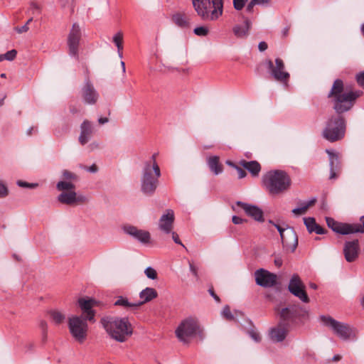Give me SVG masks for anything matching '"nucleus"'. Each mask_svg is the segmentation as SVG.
<instances>
[{
  "label": "nucleus",
  "mask_w": 364,
  "mask_h": 364,
  "mask_svg": "<svg viewBox=\"0 0 364 364\" xmlns=\"http://www.w3.org/2000/svg\"><path fill=\"white\" fill-rule=\"evenodd\" d=\"M326 152L329 156L330 176L329 179H336L339 176L342 170V165L337 153L331 150L326 149Z\"/></svg>",
  "instance_id": "a211bd4d"
},
{
  "label": "nucleus",
  "mask_w": 364,
  "mask_h": 364,
  "mask_svg": "<svg viewBox=\"0 0 364 364\" xmlns=\"http://www.w3.org/2000/svg\"><path fill=\"white\" fill-rule=\"evenodd\" d=\"M17 185L20 187L23 188H34L37 186L36 183H28L27 182L23 181H18Z\"/></svg>",
  "instance_id": "de8ad7c7"
},
{
  "label": "nucleus",
  "mask_w": 364,
  "mask_h": 364,
  "mask_svg": "<svg viewBox=\"0 0 364 364\" xmlns=\"http://www.w3.org/2000/svg\"><path fill=\"white\" fill-rule=\"evenodd\" d=\"M235 169L237 171L239 178H243L247 176L246 171L240 166L235 167Z\"/></svg>",
  "instance_id": "8fccbe9b"
},
{
  "label": "nucleus",
  "mask_w": 364,
  "mask_h": 364,
  "mask_svg": "<svg viewBox=\"0 0 364 364\" xmlns=\"http://www.w3.org/2000/svg\"><path fill=\"white\" fill-rule=\"evenodd\" d=\"M309 206H300L299 208H296L292 210V213L295 215H304L309 210Z\"/></svg>",
  "instance_id": "a19ab883"
},
{
  "label": "nucleus",
  "mask_w": 364,
  "mask_h": 364,
  "mask_svg": "<svg viewBox=\"0 0 364 364\" xmlns=\"http://www.w3.org/2000/svg\"><path fill=\"white\" fill-rule=\"evenodd\" d=\"M239 164L247 169L253 177L258 176L261 171V165L257 161H247L242 159L239 161Z\"/></svg>",
  "instance_id": "393cba45"
},
{
  "label": "nucleus",
  "mask_w": 364,
  "mask_h": 364,
  "mask_svg": "<svg viewBox=\"0 0 364 364\" xmlns=\"http://www.w3.org/2000/svg\"><path fill=\"white\" fill-rule=\"evenodd\" d=\"M320 320L342 340L355 339L357 337L356 329L348 323L338 321L329 316H321Z\"/></svg>",
  "instance_id": "39448f33"
},
{
  "label": "nucleus",
  "mask_w": 364,
  "mask_h": 364,
  "mask_svg": "<svg viewBox=\"0 0 364 364\" xmlns=\"http://www.w3.org/2000/svg\"><path fill=\"white\" fill-rule=\"evenodd\" d=\"M199 331L197 320L193 318H188L182 321L176 329V335L181 342L187 343Z\"/></svg>",
  "instance_id": "1a4fd4ad"
},
{
  "label": "nucleus",
  "mask_w": 364,
  "mask_h": 364,
  "mask_svg": "<svg viewBox=\"0 0 364 364\" xmlns=\"http://www.w3.org/2000/svg\"><path fill=\"white\" fill-rule=\"evenodd\" d=\"M341 359V356L340 355H335L333 357V361H338Z\"/></svg>",
  "instance_id": "338daca9"
},
{
  "label": "nucleus",
  "mask_w": 364,
  "mask_h": 364,
  "mask_svg": "<svg viewBox=\"0 0 364 364\" xmlns=\"http://www.w3.org/2000/svg\"><path fill=\"white\" fill-rule=\"evenodd\" d=\"M281 318L285 321L292 318V311L289 308L282 309L279 313Z\"/></svg>",
  "instance_id": "e433bc0d"
},
{
  "label": "nucleus",
  "mask_w": 364,
  "mask_h": 364,
  "mask_svg": "<svg viewBox=\"0 0 364 364\" xmlns=\"http://www.w3.org/2000/svg\"><path fill=\"white\" fill-rule=\"evenodd\" d=\"M222 316L228 321L235 320L233 314L230 311V306L226 305L223 307L222 311Z\"/></svg>",
  "instance_id": "4c0bfd02"
},
{
  "label": "nucleus",
  "mask_w": 364,
  "mask_h": 364,
  "mask_svg": "<svg viewBox=\"0 0 364 364\" xmlns=\"http://www.w3.org/2000/svg\"><path fill=\"white\" fill-rule=\"evenodd\" d=\"M113 42L116 45L117 50H122L123 34L121 31H119L113 36Z\"/></svg>",
  "instance_id": "72a5a7b5"
},
{
  "label": "nucleus",
  "mask_w": 364,
  "mask_h": 364,
  "mask_svg": "<svg viewBox=\"0 0 364 364\" xmlns=\"http://www.w3.org/2000/svg\"><path fill=\"white\" fill-rule=\"evenodd\" d=\"M82 95L84 101L87 104L90 105L95 104L99 97L97 92L89 80L85 82V84L82 87Z\"/></svg>",
  "instance_id": "412c9836"
},
{
  "label": "nucleus",
  "mask_w": 364,
  "mask_h": 364,
  "mask_svg": "<svg viewBox=\"0 0 364 364\" xmlns=\"http://www.w3.org/2000/svg\"><path fill=\"white\" fill-rule=\"evenodd\" d=\"M87 319L82 316H72L68 318V328L73 338L80 343L87 338L88 333Z\"/></svg>",
  "instance_id": "0eeeda50"
},
{
  "label": "nucleus",
  "mask_w": 364,
  "mask_h": 364,
  "mask_svg": "<svg viewBox=\"0 0 364 364\" xmlns=\"http://www.w3.org/2000/svg\"><path fill=\"white\" fill-rule=\"evenodd\" d=\"M16 54L17 52L14 49L9 50L6 53L0 55V61L4 60H13L16 58Z\"/></svg>",
  "instance_id": "c9c22d12"
},
{
  "label": "nucleus",
  "mask_w": 364,
  "mask_h": 364,
  "mask_svg": "<svg viewBox=\"0 0 364 364\" xmlns=\"http://www.w3.org/2000/svg\"><path fill=\"white\" fill-rule=\"evenodd\" d=\"M58 201L61 203L68 205L73 203H87V198L82 195L77 194L75 191H64L61 193L58 197Z\"/></svg>",
  "instance_id": "6ab92c4d"
},
{
  "label": "nucleus",
  "mask_w": 364,
  "mask_h": 364,
  "mask_svg": "<svg viewBox=\"0 0 364 364\" xmlns=\"http://www.w3.org/2000/svg\"><path fill=\"white\" fill-rule=\"evenodd\" d=\"M192 3L203 21H217L223 14V0H192Z\"/></svg>",
  "instance_id": "20e7f679"
},
{
  "label": "nucleus",
  "mask_w": 364,
  "mask_h": 364,
  "mask_svg": "<svg viewBox=\"0 0 364 364\" xmlns=\"http://www.w3.org/2000/svg\"><path fill=\"white\" fill-rule=\"evenodd\" d=\"M160 176L159 166H156V169L143 167L141 178V192L146 196H152L158 187Z\"/></svg>",
  "instance_id": "423d86ee"
},
{
  "label": "nucleus",
  "mask_w": 364,
  "mask_h": 364,
  "mask_svg": "<svg viewBox=\"0 0 364 364\" xmlns=\"http://www.w3.org/2000/svg\"><path fill=\"white\" fill-rule=\"evenodd\" d=\"M50 318L53 323L59 325L64 322L65 320V315L61 311L58 310H52L49 312Z\"/></svg>",
  "instance_id": "2f4dec72"
},
{
  "label": "nucleus",
  "mask_w": 364,
  "mask_h": 364,
  "mask_svg": "<svg viewBox=\"0 0 364 364\" xmlns=\"http://www.w3.org/2000/svg\"><path fill=\"white\" fill-rule=\"evenodd\" d=\"M288 289L294 296L304 303H309L310 299L305 290V285L298 274H294L289 283Z\"/></svg>",
  "instance_id": "f8f14e48"
},
{
  "label": "nucleus",
  "mask_w": 364,
  "mask_h": 364,
  "mask_svg": "<svg viewBox=\"0 0 364 364\" xmlns=\"http://www.w3.org/2000/svg\"><path fill=\"white\" fill-rule=\"evenodd\" d=\"M268 48L267 43L264 41H262L258 45V48L259 51L263 52L266 50Z\"/></svg>",
  "instance_id": "6e6d98bb"
},
{
  "label": "nucleus",
  "mask_w": 364,
  "mask_h": 364,
  "mask_svg": "<svg viewBox=\"0 0 364 364\" xmlns=\"http://www.w3.org/2000/svg\"><path fill=\"white\" fill-rule=\"evenodd\" d=\"M256 4H264L268 3V0H253Z\"/></svg>",
  "instance_id": "0e129e2a"
},
{
  "label": "nucleus",
  "mask_w": 364,
  "mask_h": 364,
  "mask_svg": "<svg viewBox=\"0 0 364 364\" xmlns=\"http://www.w3.org/2000/svg\"><path fill=\"white\" fill-rule=\"evenodd\" d=\"M246 214L259 222L264 221L263 212L258 206H242Z\"/></svg>",
  "instance_id": "c756f323"
},
{
  "label": "nucleus",
  "mask_w": 364,
  "mask_h": 364,
  "mask_svg": "<svg viewBox=\"0 0 364 364\" xmlns=\"http://www.w3.org/2000/svg\"><path fill=\"white\" fill-rule=\"evenodd\" d=\"M144 273L149 279H156L157 278L156 271L151 267H147L145 269Z\"/></svg>",
  "instance_id": "58836bf2"
},
{
  "label": "nucleus",
  "mask_w": 364,
  "mask_h": 364,
  "mask_svg": "<svg viewBox=\"0 0 364 364\" xmlns=\"http://www.w3.org/2000/svg\"><path fill=\"white\" fill-rule=\"evenodd\" d=\"M87 170L91 173H95L97 171V167L95 164H93L91 166L88 167Z\"/></svg>",
  "instance_id": "052dcab7"
},
{
  "label": "nucleus",
  "mask_w": 364,
  "mask_h": 364,
  "mask_svg": "<svg viewBox=\"0 0 364 364\" xmlns=\"http://www.w3.org/2000/svg\"><path fill=\"white\" fill-rule=\"evenodd\" d=\"M30 10L32 11L33 14L40 13L39 6L37 4L33 3V2H32L30 5Z\"/></svg>",
  "instance_id": "5fc2aeb1"
},
{
  "label": "nucleus",
  "mask_w": 364,
  "mask_h": 364,
  "mask_svg": "<svg viewBox=\"0 0 364 364\" xmlns=\"http://www.w3.org/2000/svg\"><path fill=\"white\" fill-rule=\"evenodd\" d=\"M207 163L210 170L212 172H213L215 175H218L223 172V166L220 163V159L218 156H210L207 160Z\"/></svg>",
  "instance_id": "c85d7f7f"
},
{
  "label": "nucleus",
  "mask_w": 364,
  "mask_h": 364,
  "mask_svg": "<svg viewBox=\"0 0 364 364\" xmlns=\"http://www.w3.org/2000/svg\"><path fill=\"white\" fill-rule=\"evenodd\" d=\"M29 28L28 26L26 25H23V26H16L14 28V30L18 33H26L28 31Z\"/></svg>",
  "instance_id": "3c124183"
},
{
  "label": "nucleus",
  "mask_w": 364,
  "mask_h": 364,
  "mask_svg": "<svg viewBox=\"0 0 364 364\" xmlns=\"http://www.w3.org/2000/svg\"><path fill=\"white\" fill-rule=\"evenodd\" d=\"M269 223L272 224L279 232L283 247L285 250L291 252H294L298 245V237L294 228L289 225L283 228L272 220H269Z\"/></svg>",
  "instance_id": "9d476101"
},
{
  "label": "nucleus",
  "mask_w": 364,
  "mask_h": 364,
  "mask_svg": "<svg viewBox=\"0 0 364 364\" xmlns=\"http://www.w3.org/2000/svg\"><path fill=\"white\" fill-rule=\"evenodd\" d=\"M317 202V199L315 197H313L307 200H305L302 203H299L297 205H315V203Z\"/></svg>",
  "instance_id": "603ef678"
},
{
  "label": "nucleus",
  "mask_w": 364,
  "mask_h": 364,
  "mask_svg": "<svg viewBox=\"0 0 364 364\" xmlns=\"http://www.w3.org/2000/svg\"><path fill=\"white\" fill-rule=\"evenodd\" d=\"M57 189L60 191H71L75 188V186L71 182L61 181L56 185Z\"/></svg>",
  "instance_id": "473e14b6"
},
{
  "label": "nucleus",
  "mask_w": 364,
  "mask_h": 364,
  "mask_svg": "<svg viewBox=\"0 0 364 364\" xmlns=\"http://www.w3.org/2000/svg\"><path fill=\"white\" fill-rule=\"evenodd\" d=\"M232 223H233L234 224H236V225L241 224V223H242V222H243V219H242V218H240V217L235 216V215H234V216L232 217Z\"/></svg>",
  "instance_id": "13d9d810"
},
{
  "label": "nucleus",
  "mask_w": 364,
  "mask_h": 364,
  "mask_svg": "<svg viewBox=\"0 0 364 364\" xmlns=\"http://www.w3.org/2000/svg\"><path fill=\"white\" fill-rule=\"evenodd\" d=\"M170 234H171L172 239H173V240L174 241L175 243H176L178 245H180L183 247L186 248L185 245L181 241L178 235L176 232H173L172 230V232H171Z\"/></svg>",
  "instance_id": "49530a36"
},
{
  "label": "nucleus",
  "mask_w": 364,
  "mask_h": 364,
  "mask_svg": "<svg viewBox=\"0 0 364 364\" xmlns=\"http://www.w3.org/2000/svg\"><path fill=\"white\" fill-rule=\"evenodd\" d=\"M157 296V291L154 288L146 287L139 293L141 301L136 302L137 306L139 307V306L153 300L156 298Z\"/></svg>",
  "instance_id": "bb28decb"
},
{
  "label": "nucleus",
  "mask_w": 364,
  "mask_h": 364,
  "mask_svg": "<svg viewBox=\"0 0 364 364\" xmlns=\"http://www.w3.org/2000/svg\"><path fill=\"white\" fill-rule=\"evenodd\" d=\"M98 304L97 300L89 297H82L77 300V304L82 311L81 316L92 323L95 322L96 312L93 308L97 306Z\"/></svg>",
  "instance_id": "ddd939ff"
},
{
  "label": "nucleus",
  "mask_w": 364,
  "mask_h": 364,
  "mask_svg": "<svg viewBox=\"0 0 364 364\" xmlns=\"http://www.w3.org/2000/svg\"><path fill=\"white\" fill-rule=\"evenodd\" d=\"M226 164H227L228 166H231V167H232V168H235V167H237V166H237V165H236L234 162H232V161H229V160H228V161H226Z\"/></svg>",
  "instance_id": "69168bd1"
},
{
  "label": "nucleus",
  "mask_w": 364,
  "mask_h": 364,
  "mask_svg": "<svg viewBox=\"0 0 364 364\" xmlns=\"http://www.w3.org/2000/svg\"><path fill=\"white\" fill-rule=\"evenodd\" d=\"M93 134V127L88 120H85L80 126V134L79 141L82 145L86 144L90 139Z\"/></svg>",
  "instance_id": "b1692460"
},
{
  "label": "nucleus",
  "mask_w": 364,
  "mask_h": 364,
  "mask_svg": "<svg viewBox=\"0 0 364 364\" xmlns=\"http://www.w3.org/2000/svg\"><path fill=\"white\" fill-rule=\"evenodd\" d=\"M359 252V244L358 240L346 242L344 245L343 253L345 259L348 262L355 261Z\"/></svg>",
  "instance_id": "aec40b11"
},
{
  "label": "nucleus",
  "mask_w": 364,
  "mask_h": 364,
  "mask_svg": "<svg viewBox=\"0 0 364 364\" xmlns=\"http://www.w3.org/2000/svg\"><path fill=\"white\" fill-rule=\"evenodd\" d=\"M81 38V31L77 23H73L68 37L69 54L71 56H78V46Z\"/></svg>",
  "instance_id": "2eb2a0df"
},
{
  "label": "nucleus",
  "mask_w": 364,
  "mask_h": 364,
  "mask_svg": "<svg viewBox=\"0 0 364 364\" xmlns=\"http://www.w3.org/2000/svg\"><path fill=\"white\" fill-rule=\"evenodd\" d=\"M100 323L109 336L117 342H125L132 335V326L127 318L107 316Z\"/></svg>",
  "instance_id": "f03ea898"
},
{
  "label": "nucleus",
  "mask_w": 364,
  "mask_h": 364,
  "mask_svg": "<svg viewBox=\"0 0 364 364\" xmlns=\"http://www.w3.org/2000/svg\"><path fill=\"white\" fill-rule=\"evenodd\" d=\"M115 306H122L125 309L128 308H137L136 302H129L127 298L124 296H118L114 301Z\"/></svg>",
  "instance_id": "7c9ffc66"
},
{
  "label": "nucleus",
  "mask_w": 364,
  "mask_h": 364,
  "mask_svg": "<svg viewBox=\"0 0 364 364\" xmlns=\"http://www.w3.org/2000/svg\"><path fill=\"white\" fill-rule=\"evenodd\" d=\"M124 232L143 244L151 242V234L149 231L138 229L136 227L127 225L123 227Z\"/></svg>",
  "instance_id": "f3484780"
},
{
  "label": "nucleus",
  "mask_w": 364,
  "mask_h": 364,
  "mask_svg": "<svg viewBox=\"0 0 364 364\" xmlns=\"http://www.w3.org/2000/svg\"><path fill=\"white\" fill-rule=\"evenodd\" d=\"M174 220V212L171 209L166 210L159 220V229L164 234H170L173 230Z\"/></svg>",
  "instance_id": "dca6fc26"
},
{
  "label": "nucleus",
  "mask_w": 364,
  "mask_h": 364,
  "mask_svg": "<svg viewBox=\"0 0 364 364\" xmlns=\"http://www.w3.org/2000/svg\"><path fill=\"white\" fill-rule=\"evenodd\" d=\"M194 33L199 36H205L208 34V29L205 26H199L194 29Z\"/></svg>",
  "instance_id": "ea45409f"
},
{
  "label": "nucleus",
  "mask_w": 364,
  "mask_h": 364,
  "mask_svg": "<svg viewBox=\"0 0 364 364\" xmlns=\"http://www.w3.org/2000/svg\"><path fill=\"white\" fill-rule=\"evenodd\" d=\"M249 335L256 342H259L261 339L259 333L255 331H250Z\"/></svg>",
  "instance_id": "09e8293b"
},
{
  "label": "nucleus",
  "mask_w": 364,
  "mask_h": 364,
  "mask_svg": "<svg viewBox=\"0 0 364 364\" xmlns=\"http://www.w3.org/2000/svg\"><path fill=\"white\" fill-rule=\"evenodd\" d=\"M255 5L257 4L254 2V1L251 0L247 6L246 11L249 13H252Z\"/></svg>",
  "instance_id": "4d7b16f0"
},
{
  "label": "nucleus",
  "mask_w": 364,
  "mask_h": 364,
  "mask_svg": "<svg viewBox=\"0 0 364 364\" xmlns=\"http://www.w3.org/2000/svg\"><path fill=\"white\" fill-rule=\"evenodd\" d=\"M274 262L276 264V265H277L278 267H280L282 264V259H276L274 260Z\"/></svg>",
  "instance_id": "774afa93"
},
{
  "label": "nucleus",
  "mask_w": 364,
  "mask_h": 364,
  "mask_svg": "<svg viewBox=\"0 0 364 364\" xmlns=\"http://www.w3.org/2000/svg\"><path fill=\"white\" fill-rule=\"evenodd\" d=\"M363 95L358 90H351L344 87L342 80L336 79L327 97L333 104L336 114L328 117L322 132V136L330 142L340 141L344 138L346 130V121L343 113L350 110L356 100Z\"/></svg>",
  "instance_id": "f257e3e1"
},
{
  "label": "nucleus",
  "mask_w": 364,
  "mask_h": 364,
  "mask_svg": "<svg viewBox=\"0 0 364 364\" xmlns=\"http://www.w3.org/2000/svg\"><path fill=\"white\" fill-rule=\"evenodd\" d=\"M288 332L287 327L285 324L279 323L277 326L269 330V337L274 342H282L287 336Z\"/></svg>",
  "instance_id": "5701e85b"
},
{
  "label": "nucleus",
  "mask_w": 364,
  "mask_h": 364,
  "mask_svg": "<svg viewBox=\"0 0 364 364\" xmlns=\"http://www.w3.org/2000/svg\"><path fill=\"white\" fill-rule=\"evenodd\" d=\"M208 291H209V293L210 294V295L214 298V299L217 302H220V298L214 293V291L212 289H210Z\"/></svg>",
  "instance_id": "bf43d9fd"
},
{
  "label": "nucleus",
  "mask_w": 364,
  "mask_h": 364,
  "mask_svg": "<svg viewBox=\"0 0 364 364\" xmlns=\"http://www.w3.org/2000/svg\"><path fill=\"white\" fill-rule=\"evenodd\" d=\"M9 191L6 186L2 181H0V198L6 197Z\"/></svg>",
  "instance_id": "c03bdc74"
},
{
  "label": "nucleus",
  "mask_w": 364,
  "mask_h": 364,
  "mask_svg": "<svg viewBox=\"0 0 364 364\" xmlns=\"http://www.w3.org/2000/svg\"><path fill=\"white\" fill-rule=\"evenodd\" d=\"M361 224L354 223L348 224L336 221L330 217L326 218V222L328 228L333 232L341 235H348L352 233L364 232V216L360 217Z\"/></svg>",
  "instance_id": "6e6552de"
},
{
  "label": "nucleus",
  "mask_w": 364,
  "mask_h": 364,
  "mask_svg": "<svg viewBox=\"0 0 364 364\" xmlns=\"http://www.w3.org/2000/svg\"><path fill=\"white\" fill-rule=\"evenodd\" d=\"M156 155L157 154H154L149 160L144 161L143 167L156 169V166H159L156 162Z\"/></svg>",
  "instance_id": "f704fd0d"
},
{
  "label": "nucleus",
  "mask_w": 364,
  "mask_h": 364,
  "mask_svg": "<svg viewBox=\"0 0 364 364\" xmlns=\"http://www.w3.org/2000/svg\"><path fill=\"white\" fill-rule=\"evenodd\" d=\"M40 326L44 332H46L47 331L48 325L45 321H41Z\"/></svg>",
  "instance_id": "680f3d73"
},
{
  "label": "nucleus",
  "mask_w": 364,
  "mask_h": 364,
  "mask_svg": "<svg viewBox=\"0 0 364 364\" xmlns=\"http://www.w3.org/2000/svg\"><path fill=\"white\" fill-rule=\"evenodd\" d=\"M63 177L66 180H75L77 178V176L75 173L68 170H64L63 171Z\"/></svg>",
  "instance_id": "37998d69"
},
{
  "label": "nucleus",
  "mask_w": 364,
  "mask_h": 364,
  "mask_svg": "<svg viewBox=\"0 0 364 364\" xmlns=\"http://www.w3.org/2000/svg\"><path fill=\"white\" fill-rule=\"evenodd\" d=\"M247 0H233V6L237 11H240L243 9Z\"/></svg>",
  "instance_id": "79ce46f5"
},
{
  "label": "nucleus",
  "mask_w": 364,
  "mask_h": 364,
  "mask_svg": "<svg viewBox=\"0 0 364 364\" xmlns=\"http://www.w3.org/2000/svg\"><path fill=\"white\" fill-rule=\"evenodd\" d=\"M172 21L181 28H188L190 27V20L184 13H176L172 15Z\"/></svg>",
  "instance_id": "cd10ccee"
},
{
  "label": "nucleus",
  "mask_w": 364,
  "mask_h": 364,
  "mask_svg": "<svg viewBox=\"0 0 364 364\" xmlns=\"http://www.w3.org/2000/svg\"><path fill=\"white\" fill-rule=\"evenodd\" d=\"M270 75L277 82L287 85L289 82L290 75L285 71L284 61L277 58L275 59V65L271 60H267L265 62Z\"/></svg>",
  "instance_id": "9b49d317"
},
{
  "label": "nucleus",
  "mask_w": 364,
  "mask_h": 364,
  "mask_svg": "<svg viewBox=\"0 0 364 364\" xmlns=\"http://www.w3.org/2000/svg\"><path fill=\"white\" fill-rule=\"evenodd\" d=\"M256 284L264 288L274 287L277 282V276L264 269H259L255 272Z\"/></svg>",
  "instance_id": "4468645a"
},
{
  "label": "nucleus",
  "mask_w": 364,
  "mask_h": 364,
  "mask_svg": "<svg viewBox=\"0 0 364 364\" xmlns=\"http://www.w3.org/2000/svg\"><path fill=\"white\" fill-rule=\"evenodd\" d=\"M189 268H190V271L192 272V274L196 277L198 278V269L197 267L191 262H189Z\"/></svg>",
  "instance_id": "864d4df0"
},
{
  "label": "nucleus",
  "mask_w": 364,
  "mask_h": 364,
  "mask_svg": "<svg viewBox=\"0 0 364 364\" xmlns=\"http://www.w3.org/2000/svg\"><path fill=\"white\" fill-rule=\"evenodd\" d=\"M262 185L269 195L277 196L290 188L291 180L285 171L271 170L263 175Z\"/></svg>",
  "instance_id": "7ed1b4c3"
},
{
  "label": "nucleus",
  "mask_w": 364,
  "mask_h": 364,
  "mask_svg": "<svg viewBox=\"0 0 364 364\" xmlns=\"http://www.w3.org/2000/svg\"><path fill=\"white\" fill-rule=\"evenodd\" d=\"M109 119L107 117H100L98 119V122L101 124H105L108 122Z\"/></svg>",
  "instance_id": "e2e57ef3"
},
{
  "label": "nucleus",
  "mask_w": 364,
  "mask_h": 364,
  "mask_svg": "<svg viewBox=\"0 0 364 364\" xmlns=\"http://www.w3.org/2000/svg\"><path fill=\"white\" fill-rule=\"evenodd\" d=\"M356 80L358 84L364 89V71L357 74Z\"/></svg>",
  "instance_id": "a18cd8bd"
},
{
  "label": "nucleus",
  "mask_w": 364,
  "mask_h": 364,
  "mask_svg": "<svg viewBox=\"0 0 364 364\" xmlns=\"http://www.w3.org/2000/svg\"><path fill=\"white\" fill-rule=\"evenodd\" d=\"M252 27V22L247 18H244L243 24H236L232 28V33L237 38H246L250 33Z\"/></svg>",
  "instance_id": "4be33fe9"
},
{
  "label": "nucleus",
  "mask_w": 364,
  "mask_h": 364,
  "mask_svg": "<svg viewBox=\"0 0 364 364\" xmlns=\"http://www.w3.org/2000/svg\"><path fill=\"white\" fill-rule=\"evenodd\" d=\"M304 223L309 232H315L318 235L325 234L327 231L321 225L316 223L314 218H304Z\"/></svg>",
  "instance_id": "a878e982"
}]
</instances>
